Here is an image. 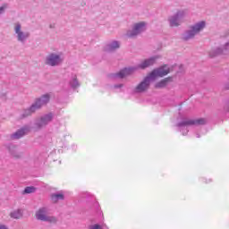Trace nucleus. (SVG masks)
Returning <instances> with one entry per match:
<instances>
[{"mask_svg": "<svg viewBox=\"0 0 229 229\" xmlns=\"http://www.w3.org/2000/svg\"><path fill=\"white\" fill-rule=\"evenodd\" d=\"M169 74V66L165 65L163 67L157 68L150 72L149 75L144 78V80L135 88V92H146L149 89L151 81H155L157 78H164Z\"/></svg>", "mask_w": 229, "mask_h": 229, "instance_id": "obj_1", "label": "nucleus"}, {"mask_svg": "<svg viewBox=\"0 0 229 229\" xmlns=\"http://www.w3.org/2000/svg\"><path fill=\"white\" fill-rule=\"evenodd\" d=\"M207 26V21H200L195 24H193L189 30H187L184 35V40H191V38H194L198 33L203 31Z\"/></svg>", "mask_w": 229, "mask_h": 229, "instance_id": "obj_2", "label": "nucleus"}, {"mask_svg": "<svg viewBox=\"0 0 229 229\" xmlns=\"http://www.w3.org/2000/svg\"><path fill=\"white\" fill-rule=\"evenodd\" d=\"M13 31L16 40H18L21 44H24V42H26V40L30 38V31L24 30L22 25L19 22L14 23Z\"/></svg>", "mask_w": 229, "mask_h": 229, "instance_id": "obj_3", "label": "nucleus"}, {"mask_svg": "<svg viewBox=\"0 0 229 229\" xmlns=\"http://www.w3.org/2000/svg\"><path fill=\"white\" fill-rule=\"evenodd\" d=\"M49 99H51V96L49 94H45L39 98H37L35 103L27 110L28 114H33V112H37V110L45 106V105L49 103Z\"/></svg>", "mask_w": 229, "mask_h": 229, "instance_id": "obj_4", "label": "nucleus"}, {"mask_svg": "<svg viewBox=\"0 0 229 229\" xmlns=\"http://www.w3.org/2000/svg\"><path fill=\"white\" fill-rule=\"evenodd\" d=\"M187 15V10H180L177 13L168 18V22L172 28L180 26L183 22V19Z\"/></svg>", "mask_w": 229, "mask_h": 229, "instance_id": "obj_5", "label": "nucleus"}, {"mask_svg": "<svg viewBox=\"0 0 229 229\" xmlns=\"http://www.w3.org/2000/svg\"><path fill=\"white\" fill-rule=\"evenodd\" d=\"M62 62H64V55L62 53H51L45 60V64L50 65V67H56V65H60Z\"/></svg>", "mask_w": 229, "mask_h": 229, "instance_id": "obj_6", "label": "nucleus"}, {"mask_svg": "<svg viewBox=\"0 0 229 229\" xmlns=\"http://www.w3.org/2000/svg\"><path fill=\"white\" fill-rule=\"evenodd\" d=\"M148 28V24L144 21L138 22L133 25L132 30L127 32V37H137V35H140V33H144L146 29Z\"/></svg>", "mask_w": 229, "mask_h": 229, "instance_id": "obj_7", "label": "nucleus"}, {"mask_svg": "<svg viewBox=\"0 0 229 229\" xmlns=\"http://www.w3.org/2000/svg\"><path fill=\"white\" fill-rule=\"evenodd\" d=\"M36 218L39 221H47L48 223H56V217L47 216V208H42L36 212Z\"/></svg>", "mask_w": 229, "mask_h": 229, "instance_id": "obj_8", "label": "nucleus"}, {"mask_svg": "<svg viewBox=\"0 0 229 229\" xmlns=\"http://www.w3.org/2000/svg\"><path fill=\"white\" fill-rule=\"evenodd\" d=\"M52 119H53V114H47L41 117L39 120H37L35 126L38 130L40 128H44V126L51 123Z\"/></svg>", "mask_w": 229, "mask_h": 229, "instance_id": "obj_9", "label": "nucleus"}, {"mask_svg": "<svg viewBox=\"0 0 229 229\" xmlns=\"http://www.w3.org/2000/svg\"><path fill=\"white\" fill-rule=\"evenodd\" d=\"M158 60V55L152 56L148 59L144 60L139 64L140 69H146L148 67H151V65H154L155 62Z\"/></svg>", "mask_w": 229, "mask_h": 229, "instance_id": "obj_10", "label": "nucleus"}, {"mask_svg": "<svg viewBox=\"0 0 229 229\" xmlns=\"http://www.w3.org/2000/svg\"><path fill=\"white\" fill-rule=\"evenodd\" d=\"M119 47H121V43H119V41L114 40L105 46L104 51L106 53H112L113 51H115V49H119Z\"/></svg>", "mask_w": 229, "mask_h": 229, "instance_id": "obj_11", "label": "nucleus"}, {"mask_svg": "<svg viewBox=\"0 0 229 229\" xmlns=\"http://www.w3.org/2000/svg\"><path fill=\"white\" fill-rule=\"evenodd\" d=\"M191 124H205V119L199 120H184L178 124L179 128H185V126H191Z\"/></svg>", "mask_w": 229, "mask_h": 229, "instance_id": "obj_12", "label": "nucleus"}, {"mask_svg": "<svg viewBox=\"0 0 229 229\" xmlns=\"http://www.w3.org/2000/svg\"><path fill=\"white\" fill-rule=\"evenodd\" d=\"M30 132V127H23L12 134V139H21V137H24L26 133Z\"/></svg>", "mask_w": 229, "mask_h": 229, "instance_id": "obj_13", "label": "nucleus"}, {"mask_svg": "<svg viewBox=\"0 0 229 229\" xmlns=\"http://www.w3.org/2000/svg\"><path fill=\"white\" fill-rule=\"evenodd\" d=\"M134 72L135 68H125L116 74V78H126V76H130V74H132Z\"/></svg>", "mask_w": 229, "mask_h": 229, "instance_id": "obj_14", "label": "nucleus"}, {"mask_svg": "<svg viewBox=\"0 0 229 229\" xmlns=\"http://www.w3.org/2000/svg\"><path fill=\"white\" fill-rule=\"evenodd\" d=\"M169 83H173V78L171 77L165 78L163 81L157 82L156 84V89H164V87H167Z\"/></svg>", "mask_w": 229, "mask_h": 229, "instance_id": "obj_15", "label": "nucleus"}, {"mask_svg": "<svg viewBox=\"0 0 229 229\" xmlns=\"http://www.w3.org/2000/svg\"><path fill=\"white\" fill-rule=\"evenodd\" d=\"M70 87H72V89H77V87H80V82H78L76 75L72 76L70 80Z\"/></svg>", "mask_w": 229, "mask_h": 229, "instance_id": "obj_16", "label": "nucleus"}, {"mask_svg": "<svg viewBox=\"0 0 229 229\" xmlns=\"http://www.w3.org/2000/svg\"><path fill=\"white\" fill-rule=\"evenodd\" d=\"M11 217H13V219H21V217H22V211L21 209H18L12 212Z\"/></svg>", "mask_w": 229, "mask_h": 229, "instance_id": "obj_17", "label": "nucleus"}, {"mask_svg": "<svg viewBox=\"0 0 229 229\" xmlns=\"http://www.w3.org/2000/svg\"><path fill=\"white\" fill-rule=\"evenodd\" d=\"M61 199H64L63 193H55L52 195V201H54V203H56V201H60Z\"/></svg>", "mask_w": 229, "mask_h": 229, "instance_id": "obj_18", "label": "nucleus"}, {"mask_svg": "<svg viewBox=\"0 0 229 229\" xmlns=\"http://www.w3.org/2000/svg\"><path fill=\"white\" fill-rule=\"evenodd\" d=\"M31 192H35L34 187H26L24 190L25 194H31Z\"/></svg>", "mask_w": 229, "mask_h": 229, "instance_id": "obj_19", "label": "nucleus"}, {"mask_svg": "<svg viewBox=\"0 0 229 229\" xmlns=\"http://www.w3.org/2000/svg\"><path fill=\"white\" fill-rule=\"evenodd\" d=\"M8 8V4H4L2 6H0V15L6 11V9Z\"/></svg>", "mask_w": 229, "mask_h": 229, "instance_id": "obj_20", "label": "nucleus"}, {"mask_svg": "<svg viewBox=\"0 0 229 229\" xmlns=\"http://www.w3.org/2000/svg\"><path fill=\"white\" fill-rule=\"evenodd\" d=\"M89 229H103V227H101V225H91Z\"/></svg>", "mask_w": 229, "mask_h": 229, "instance_id": "obj_21", "label": "nucleus"}, {"mask_svg": "<svg viewBox=\"0 0 229 229\" xmlns=\"http://www.w3.org/2000/svg\"><path fill=\"white\" fill-rule=\"evenodd\" d=\"M182 135H186L187 131H189V130H187V128L185 129H182Z\"/></svg>", "mask_w": 229, "mask_h": 229, "instance_id": "obj_22", "label": "nucleus"}, {"mask_svg": "<svg viewBox=\"0 0 229 229\" xmlns=\"http://www.w3.org/2000/svg\"><path fill=\"white\" fill-rule=\"evenodd\" d=\"M0 229H8V227L4 225L0 224Z\"/></svg>", "mask_w": 229, "mask_h": 229, "instance_id": "obj_23", "label": "nucleus"}, {"mask_svg": "<svg viewBox=\"0 0 229 229\" xmlns=\"http://www.w3.org/2000/svg\"><path fill=\"white\" fill-rule=\"evenodd\" d=\"M119 87H121V85H120V86H114L115 89H117V88H119Z\"/></svg>", "mask_w": 229, "mask_h": 229, "instance_id": "obj_24", "label": "nucleus"}]
</instances>
